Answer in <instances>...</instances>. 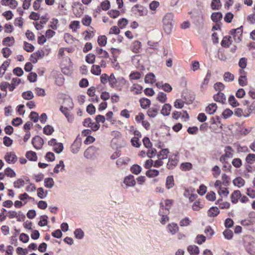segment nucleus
Masks as SVG:
<instances>
[{
  "label": "nucleus",
  "mask_w": 255,
  "mask_h": 255,
  "mask_svg": "<svg viewBox=\"0 0 255 255\" xmlns=\"http://www.w3.org/2000/svg\"><path fill=\"white\" fill-rule=\"evenodd\" d=\"M192 167V165L190 162L182 163L180 165V168L182 170H190Z\"/></svg>",
  "instance_id": "42"
},
{
  "label": "nucleus",
  "mask_w": 255,
  "mask_h": 255,
  "mask_svg": "<svg viewBox=\"0 0 255 255\" xmlns=\"http://www.w3.org/2000/svg\"><path fill=\"white\" fill-rule=\"evenodd\" d=\"M233 182L234 185L237 186L239 188H241L244 186L245 183V180L240 177L235 178L233 180Z\"/></svg>",
  "instance_id": "19"
},
{
  "label": "nucleus",
  "mask_w": 255,
  "mask_h": 255,
  "mask_svg": "<svg viewBox=\"0 0 255 255\" xmlns=\"http://www.w3.org/2000/svg\"><path fill=\"white\" fill-rule=\"evenodd\" d=\"M73 101L71 98L67 97L64 99L62 108H65L66 110H71L73 109Z\"/></svg>",
  "instance_id": "8"
},
{
  "label": "nucleus",
  "mask_w": 255,
  "mask_h": 255,
  "mask_svg": "<svg viewBox=\"0 0 255 255\" xmlns=\"http://www.w3.org/2000/svg\"><path fill=\"white\" fill-rule=\"evenodd\" d=\"M224 79L226 82H231L234 79V76L230 72H226L224 75Z\"/></svg>",
  "instance_id": "44"
},
{
  "label": "nucleus",
  "mask_w": 255,
  "mask_h": 255,
  "mask_svg": "<svg viewBox=\"0 0 255 255\" xmlns=\"http://www.w3.org/2000/svg\"><path fill=\"white\" fill-rule=\"evenodd\" d=\"M169 153V151L168 149H163L161 150L159 153L158 155L159 158L161 159H166L168 157V154Z\"/></svg>",
  "instance_id": "39"
},
{
  "label": "nucleus",
  "mask_w": 255,
  "mask_h": 255,
  "mask_svg": "<svg viewBox=\"0 0 255 255\" xmlns=\"http://www.w3.org/2000/svg\"><path fill=\"white\" fill-rule=\"evenodd\" d=\"M242 33V26L236 29H232L231 31V34L233 36L235 42L239 43L241 41Z\"/></svg>",
  "instance_id": "2"
},
{
  "label": "nucleus",
  "mask_w": 255,
  "mask_h": 255,
  "mask_svg": "<svg viewBox=\"0 0 255 255\" xmlns=\"http://www.w3.org/2000/svg\"><path fill=\"white\" fill-rule=\"evenodd\" d=\"M211 17L213 21L218 22L222 19V14L219 12H214L212 14Z\"/></svg>",
  "instance_id": "26"
},
{
  "label": "nucleus",
  "mask_w": 255,
  "mask_h": 255,
  "mask_svg": "<svg viewBox=\"0 0 255 255\" xmlns=\"http://www.w3.org/2000/svg\"><path fill=\"white\" fill-rule=\"evenodd\" d=\"M107 38L106 36L102 35L98 37V42L101 46H105L107 44Z\"/></svg>",
  "instance_id": "46"
},
{
  "label": "nucleus",
  "mask_w": 255,
  "mask_h": 255,
  "mask_svg": "<svg viewBox=\"0 0 255 255\" xmlns=\"http://www.w3.org/2000/svg\"><path fill=\"white\" fill-rule=\"evenodd\" d=\"M130 170L132 173L137 175L140 173L141 168L138 165L135 164L131 167Z\"/></svg>",
  "instance_id": "41"
},
{
  "label": "nucleus",
  "mask_w": 255,
  "mask_h": 255,
  "mask_svg": "<svg viewBox=\"0 0 255 255\" xmlns=\"http://www.w3.org/2000/svg\"><path fill=\"white\" fill-rule=\"evenodd\" d=\"M84 34H85L84 39L85 40H88L92 38L94 36V32L93 31L91 30L90 29H89L88 30H87L84 33Z\"/></svg>",
  "instance_id": "53"
},
{
  "label": "nucleus",
  "mask_w": 255,
  "mask_h": 255,
  "mask_svg": "<svg viewBox=\"0 0 255 255\" xmlns=\"http://www.w3.org/2000/svg\"><path fill=\"white\" fill-rule=\"evenodd\" d=\"M234 153V150L231 146H226L225 148V153L220 157V161L222 162H226L227 158L233 157Z\"/></svg>",
  "instance_id": "3"
},
{
  "label": "nucleus",
  "mask_w": 255,
  "mask_h": 255,
  "mask_svg": "<svg viewBox=\"0 0 255 255\" xmlns=\"http://www.w3.org/2000/svg\"><path fill=\"white\" fill-rule=\"evenodd\" d=\"M178 160L176 158V157H174V158H169L168 160V162L167 164V167L168 169H172L174 167H175L177 164L178 163Z\"/></svg>",
  "instance_id": "22"
},
{
  "label": "nucleus",
  "mask_w": 255,
  "mask_h": 255,
  "mask_svg": "<svg viewBox=\"0 0 255 255\" xmlns=\"http://www.w3.org/2000/svg\"><path fill=\"white\" fill-rule=\"evenodd\" d=\"M64 166H64L63 161L62 160H60L59 161V163L58 164H57L55 166V167H54V172L55 173H59V168L60 167H61V170H63V169H64Z\"/></svg>",
  "instance_id": "55"
},
{
  "label": "nucleus",
  "mask_w": 255,
  "mask_h": 255,
  "mask_svg": "<svg viewBox=\"0 0 255 255\" xmlns=\"http://www.w3.org/2000/svg\"><path fill=\"white\" fill-rule=\"evenodd\" d=\"M140 106L143 109H145L150 104V101L147 98H142L139 101Z\"/></svg>",
  "instance_id": "33"
},
{
  "label": "nucleus",
  "mask_w": 255,
  "mask_h": 255,
  "mask_svg": "<svg viewBox=\"0 0 255 255\" xmlns=\"http://www.w3.org/2000/svg\"><path fill=\"white\" fill-rule=\"evenodd\" d=\"M252 114H255V101L248 106L245 111V117H248Z\"/></svg>",
  "instance_id": "9"
},
{
  "label": "nucleus",
  "mask_w": 255,
  "mask_h": 255,
  "mask_svg": "<svg viewBox=\"0 0 255 255\" xmlns=\"http://www.w3.org/2000/svg\"><path fill=\"white\" fill-rule=\"evenodd\" d=\"M155 75L153 73H150L145 76L144 82L146 83L153 84L155 82Z\"/></svg>",
  "instance_id": "23"
},
{
  "label": "nucleus",
  "mask_w": 255,
  "mask_h": 255,
  "mask_svg": "<svg viewBox=\"0 0 255 255\" xmlns=\"http://www.w3.org/2000/svg\"><path fill=\"white\" fill-rule=\"evenodd\" d=\"M53 149L55 152L59 153L63 149V145L62 143L58 142L55 146L53 147Z\"/></svg>",
  "instance_id": "52"
},
{
  "label": "nucleus",
  "mask_w": 255,
  "mask_h": 255,
  "mask_svg": "<svg viewBox=\"0 0 255 255\" xmlns=\"http://www.w3.org/2000/svg\"><path fill=\"white\" fill-rule=\"evenodd\" d=\"M239 83L242 86H245L248 84L247 77L245 75H241L239 79Z\"/></svg>",
  "instance_id": "50"
},
{
  "label": "nucleus",
  "mask_w": 255,
  "mask_h": 255,
  "mask_svg": "<svg viewBox=\"0 0 255 255\" xmlns=\"http://www.w3.org/2000/svg\"><path fill=\"white\" fill-rule=\"evenodd\" d=\"M142 87L138 84H133L130 87V91L134 94H139L141 93Z\"/></svg>",
  "instance_id": "21"
},
{
  "label": "nucleus",
  "mask_w": 255,
  "mask_h": 255,
  "mask_svg": "<svg viewBox=\"0 0 255 255\" xmlns=\"http://www.w3.org/2000/svg\"><path fill=\"white\" fill-rule=\"evenodd\" d=\"M233 114L232 111L229 109H226L222 113V116L225 119L230 118Z\"/></svg>",
  "instance_id": "63"
},
{
  "label": "nucleus",
  "mask_w": 255,
  "mask_h": 255,
  "mask_svg": "<svg viewBox=\"0 0 255 255\" xmlns=\"http://www.w3.org/2000/svg\"><path fill=\"white\" fill-rule=\"evenodd\" d=\"M187 251L191 255H198L199 253V248L195 245H191L187 248Z\"/></svg>",
  "instance_id": "14"
},
{
  "label": "nucleus",
  "mask_w": 255,
  "mask_h": 255,
  "mask_svg": "<svg viewBox=\"0 0 255 255\" xmlns=\"http://www.w3.org/2000/svg\"><path fill=\"white\" fill-rule=\"evenodd\" d=\"M174 185L173 177L172 176H169L166 178V187L168 189L172 188Z\"/></svg>",
  "instance_id": "25"
},
{
  "label": "nucleus",
  "mask_w": 255,
  "mask_h": 255,
  "mask_svg": "<svg viewBox=\"0 0 255 255\" xmlns=\"http://www.w3.org/2000/svg\"><path fill=\"white\" fill-rule=\"evenodd\" d=\"M219 214V210L217 207H212L208 211V215L211 217H215Z\"/></svg>",
  "instance_id": "24"
},
{
  "label": "nucleus",
  "mask_w": 255,
  "mask_h": 255,
  "mask_svg": "<svg viewBox=\"0 0 255 255\" xmlns=\"http://www.w3.org/2000/svg\"><path fill=\"white\" fill-rule=\"evenodd\" d=\"M173 203V201L170 199H166L161 201L160 203L161 208L162 210L165 209V212L164 214H167L169 212V209L171 208Z\"/></svg>",
  "instance_id": "5"
},
{
  "label": "nucleus",
  "mask_w": 255,
  "mask_h": 255,
  "mask_svg": "<svg viewBox=\"0 0 255 255\" xmlns=\"http://www.w3.org/2000/svg\"><path fill=\"white\" fill-rule=\"evenodd\" d=\"M141 77V74L138 72L131 73L129 75V79L131 80H138Z\"/></svg>",
  "instance_id": "61"
},
{
  "label": "nucleus",
  "mask_w": 255,
  "mask_h": 255,
  "mask_svg": "<svg viewBox=\"0 0 255 255\" xmlns=\"http://www.w3.org/2000/svg\"><path fill=\"white\" fill-rule=\"evenodd\" d=\"M184 105V102L181 99L176 100L174 103V107L177 109H182Z\"/></svg>",
  "instance_id": "48"
},
{
  "label": "nucleus",
  "mask_w": 255,
  "mask_h": 255,
  "mask_svg": "<svg viewBox=\"0 0 255 255\" xmlns=\"http://www.w3.org/2000/svg\"><path fill=\"white\" fill-rule=\"evenodd\" d=\"M141 43L138 41H135L133 42L131 50L132 52L135 53L139 52L141 48Z\"/></svg>",
  "instance_id": "18"
},
{
  "label": "nucleus",
  "mask_w": 255,
  "mask_h": 255,
  "mask_svg": "<svg viewBox=\"0 0 255 255\" xmlns=\"http://www.w3.org/2000/svg\"><path fill=\"white\" fill-rule=\"evenodd\" d=\"M45 186L48 188H51L54 185V181L51 178H46L44 179Z\"/></svg>",
  "instance_id": "40"
},
{
  "label": "nucleus",
  "mask_w": 255,
  "mask_h": 255,
  "mask_svg": "<svg viewBox=\"0 0 255 255\" xmlns=\"http://www.w3.org/2000/svg\"><path fill=\"white\" fill-rule=\"evenodd\" d=\"M26 157L30 160L36 161L37 159L36 154L32 151H29L26 153Z\"/></svg>",
  "instance_id": "31"
},
{
  "label": "nucleus",
  "mask_w": 255,
  "mask_h": 255,
  "mask_svg": "<svg viewBox=\"0 0 255 255\" xmlns=\"http://www.w3.org/2000/svg\"><path fill=\"white\" fill-rule=\"evenodd\" d=\"M96 53L100 55V58H109V53L105 50H103V49L97 47L96 49Z\"/></svg>",
  "instance_id": "16"
},
{
  "label": "nucleus",
  "mask_w": 255,
  "mask_h": 255,
  "mask_svg": "<svg viewBox=\"0 0 255 255\" xmlns=\"http://www.w3.org/2000/svg\"><path fill=\"white\" fill-rule=\"evenodd\" d=\"M59 21L56 18H52L50 21V27L53 29H56L58 27Z\"/></svg>",
  "instance_id": "62"
},
{
  "label": "nucleus",
  "mask_w": 255,
  "mask_h": 255,
  "mask_svg": "<svg viewBox=\"0 0 255 255\" xmlns=\"http://www.w3.org/2000/svg\"><path fill=\"white\" fill-rule=\"evenodd\" d=\"M214 88L216 91L220 92L224 89L225 86L223 83L221 82H218L214 84Z\"/></svg>",
  "instance_id": "57"
},
{
  "label": "nucleus",
  "mask_w": 255,
  "mask_h": 255,
  "mask_svg": "<svg viewBox=\"0 0 255 255\" xmlns=\"http://www.w3.org/2000/svg\"><path fill=\"white\" fill-rule=\"evenodd\" d=\"M218 193L222 197H227L229 194V192L227 188L221 187L218 190Z\"/></svg>",
  "instance_id": "32"
},
{
  "label": "nucleus",
  "mask_w": 255,
  "mask_h": 255,
  "mask_svg": "<svg viewBox=\"0 0 255 255\" xmlns=\"http://www.w3.org/2000/svg\"><path fill=\"white\" fill-rule=\"evenodd\" d=\"M54 131L53 128L50 126H46L43 128V132L47 135L51 134Z\"/></svg>",
  "instance_id": "56"
},
{
  "label": "nucleus",
  "mask_w": 255,
  "mask_h": 255,
  "mask_svg": "<svg viewBox=\"0 0 255 255\" xmlns=\"http://www.w3.org/2000/svg\"><path fill=\"white\" fill-rule=\"evenodd\" d=\"M24 49L28 52H31L34 49V47L31 44L25 42L24 43Z\"/></svg>",
  "instance_id": "51"
},
{
  "label": "nucleus",
  "mask_w": 255,
  "mask_h": 255,
  "mask_svg": "<svg viewBox=\"0 0 255 255\" xmlns=\"http://www.w3.org/2000/svg\"><path fill=\"white\" fill-rule=\"evenodd\" d=\"M80 22L79 21L75 20L70 23L69 27L73 31L75 32L77 29L80 28Z\"/></svg>",
  "instance_id": "30"
},
{
  "label": "nucleus",
  "mask_w": 255,
  "mask_h": 255,
  "mask_svg": "<svg viewBox=\"0 0 255 255\" xmlns=\"http://www.w3.org/2000/svg\"><path fill=\"white\" fill-rule=\"evenodd\" d=\"M159 174V171L155 169L149 170L146 172V175L149 177H153Z\"/></svg>",
  "instance_id": "47"
},
{
  "label": "nucleus",
  "mask_w": 255,
  "mask_h": 255,
  "mask_svg": "<svg viewBox=\"0 0 255 255\" xmlns=\"http://www.w3.org/2000/svg\"><path fill=\"white\" fill-rule=\"evenodd\" d=\"M229 102L230 104L233 107H236L239 105V103L234 96H230L229 98Z\"/></svg>",
  "instance_id": "45"
},
{
  "label": "nucleus",
  "mask_w": 255,
  "mask_h": 255,
  "mask_svg": "<svg viewBox=\"0 0 255 255\" xmlns=\"http://www.w3.org/2000/svg\"><path fill=\"white\" fill-rule=\"evenodd\" d=\"M32 143L36 149H39L42 147L43 144V140L40 136H36L33 138Z\"/></svg>",
  "instance_id": "7"
},
{
  "label": "nucleus",
  "mask_w": 255,
  "mask_h": 255,
  "mask_svg": "<svg viewBox=\"0 0 255 255\" xmlns=\"http://www.w3.org/2000/svg\"><path fill=\"white\" fill-rule=\"evenodd\" d=\"M22 96L24 99L27 100H31L34 97L33 93L30 91H27L23 92L22 94Z\"/></svg>",
  "instance_id": "36"
},
{
  "label": "nucleus",
  "mask_w": 255,
  "mask_h": 255,
  "mask_svg": "<svg viewBox=\"0 0 255 255\" xmlns=\"http://www.w3.org/2000/svg\"><path fill=\"white\" fill-rule=\"evenodd\" d=\"M14 42V39L12 37H7L3 40V43L6 46H11Z\"/></svg>",
  "instance_id": "37"
},
{
  "label": "nucleus",
  "mask_w": 255,
  "mask_h": 255,
  "mask_svg": "<svg viewBox=\"0 0 255 255\" xmlns=\"http://www.w3.org/2000/svg\"><path fill=\"white\" fill-rule=\"evenodd\" d=\"M124 183L128 186H134L135 185V181L132 175H128L125 178Z\"/></svg>",
  "instance_id": "12"
},
{
  "label": "nucleus",
  "mask_w": 255,
  "mask_h": 255,
  "mask_svg": "<svg viewBox=\"0 0 255 255\" xmlns=\"http://www.w3.org/2000/svg\"><path fill=\"white\" fill-rule=\"evenodd\" d=\"M174 14L172 12L166 13L162 18L163 28L167 34L171 32L173 22Z\"/></svg>",
  "instance_id": "1"
},
{
  "label": "nucleus",
  "mask_w": 255,
  "mask_h": 255,
  "mask_svg": "<svg viewBox=\"0 0 255 255\" xmlns=\"http://www.w3.org/2000/svg\"><path fill=\"white\" fill-rule=\"evenodd\" d=\"M10 64V62L8 60H6L3 62L1 67H0V75L3 76L6 69L9 66Z\"/></svg>",
  "instance_id": "28"
},
{
  "label": "nucleus",
  "mask_w": 255,
  "mask_h": 255,
  "mask_svg": "<svg viewBox=\"0 0 255 255\" xmlns=\"http://www.w3.org/2000/svg\"><path fill=\"white\" fill-rule=\"evenodd\" d=\"M108 81L109 82L110 85L112 87H114L118 82V80H117L114 74H111L110 76L108 78Z\"/></svg>",
  "instance_id": "43"
},
{
  "label": "nucleus",
  "mask_w": 255,
  "mask_h": 255,
  "mask_svg": "<svg viewBox=\"0 0 255 255\" xmlns=\"http://www.w3.org/2000/svg\"><path fill=\"white\" fill-rule=\"evenodd\" d=\"M156 100L162 103H165L167 101L166 94L163 92L158 93L157 95Z\"/></svg>",
  "instance_id": "27"
},
{
  "label": "nucleus",
  "mask_w": 255,
  "mask_h": 255,
  "mask_svg": "<svg viewBox=\"0 0 255 255\" xmlns=\"http://www.w3.org/2000/svg\"><path fill=\"white\" fill-rule=\"evenodd\" d=\"M73 11L75 15L77 17H79L84 13V7L81 4H75L73 6Z\"/></svg>",
  "instance_id": "6"
},
{
  "label": "nucleus",
  "mask_w": 255,
  "mask_h": 255,
  "mask_svg": "<svg viewBox=\"0 0 255 255\" xmlns=\"http://www.w3.org/2000/svg\"><path fill=\"white\" fill-rule=\"evenodd\" d=\"M221 5L220 0H213L211 4V8L213 10L219 9Z\"/></svg>",
  "instance_id": "34"
},
{
  "label": "nucleus",
  "mask_w": 255,
  "mask_h": 255,
  "mask_svg": "<svg viewBox=\"0 0 255 255\" xmlns=\"http://www.w3.org/2000/svg\"><path fill=\"white\" fill-rule=\"evenodd\" d=\"M241 197V192L239 190H236L231 195V202L234 204H236L238 202V199Z\"/></svg>",
  "instance_id": "13"
},
{
  "label": "nucleus",
  "mask_w": 255,
  "mask_h": 255,
  "mask_svg": "<svg viewBox=\"0 0 255 255\" xmlns=\"http://www.w3.org/2000/svg\"><path fill=\"white\" fill-rule=\"evenodd\" d=\"M64 39L68 43H72L75 40V38L69 33H65L64 34Z\"/></svg>",
  "instance_id": "59"
},
{
  "label": "nucleus",
  "mask_w": 255,
  "mask_h": 255,
  "mask_svg": "<svg viewBox=\"0 0 255 255\" xmlns=\"http://www.w3.org/2000/svg\"><path fill=\"white\" fill-rule=\"evenodd\" d=\"M92 22V18L91 16L86 15L82 19V23L84 25L89 26Z\"/></svg>",
  "instance_id": "38"
},
{
  "label": "nucleus",
  "mask_w": 255,
  "mask_h": 255,
  "mask_svg": "<svg viewBox=\"0 0 255 255\" xmlns=\"http://www.w3.org/2000/svg\"><path fill=\"white\" fill-rule=\"evenodd\" d=\"M4 158L9 164H13L15 163L17 160V156L15 153L11 151L6 152Z\"/></svg>",
  "instance_id": "4"
},
{
  "label": "nucleus",
  "mask_w": 255,
  "mask_h": 255,
  "mask_svg": "<svg viewBox=\"0 0 255 255\" xmlns=\"http://www.w3.org/2000/svg\"><path fill=\"white\" fill-rule=\"evenodd\" d=\"M214 99L216 102L224 103L226 101V97L223 93L218 92L214 96Z\"/></svg>",
  "instance_id": "17"
},
{
  "label": "nucleus",
  "mask_w": 255,
  "mask_h": 255,
  "mask_svg": "<svg viewBox=\"0 0 255 255\" xmlns=\"http://www.w3.org/2000/svg\"><path fill=\"white\" fill-rule=\"evenodd\" d=\"M91 73L96 75H100L101 73V69L100 65H93L91 70Z\"/></svg>",
  "instance_id": "29"
},
{
  "label": "nucleus",
  "mask_w": 255,
  "mask_h": 255,
  "mask_svg": "<svg viewBox=\"0 0 255 255\" xmlns=\"http://www.w3.org/2000/svg\"><path fill=\"white\" fill-rule=\"evenodd\" d=\"M191 223V221L188 218H185L182 219L179 223V225L181 227H187Z\"/></svg>",
  "instance_id": "49"
},
{
  "label": "nucleus",
  "mask_w": 255,
  "mask_h": 255,
  "mask_svg": "<svg viewBox=\"0 0 255 255\" xmlns=\"http://www.w3.org/2000/svg\"><path fill=\"white\" fill-rule=\"evenodd\" d=\"M232 163L233 165L236 168H239L242 165V162L241 159L238 158H234L233 160Z\"/></svg>",
  "instance_id": "54"
},
{
  "label": "nucleus",
  "mask_w": 255,
  "mask_h": 255,
  "mask_svg": "<svg viewBox=\"0 0 255 255\" xmlns=\"http://www.w3.org/2000/svg\"><path fill=\"white\" fill-rule=\"evenodd\" d=\"M246 160L249 163L252 164L255 161V154H249L246 157Z\"/></svg>",
  "instance_id": "64"
},
{
  "label": "nucleus",
  "mask_w": 255,
  "mask_h": 255,
  "mask_svg": "<svg viewBox=\"0 0 255 255\" xmlns=\"http://www.w3.org/2000/svg\"><path fill=\"white\" fill-rule=\"evenodd\" d=\"M96 56L93 53H89L86 56V61L89 64H93L95 61Z\"/></svg>",
  "instance_id": "35"
},
{
  "label": "nucleus",
  "mask_w": 255,
  "mask_h": 255,
  "mask_svg": "<svg viewBox=\"0 0 255 255\" xmlns=\"http://www.w3.org/2000/svg\"><path fill=\"white\" fill-rule=\"evenodd\" d=\"M217 106L216 104L212 103L209 105L206 108V112L209 114H213L216 111Z\"/></svg>",
  "instance_id": "20"
},
{
  "label": "nucleus",
  "mask_w": 255,
  "mask_h": 255,
  "mask_svg": "<svg viewBox=\"0 0 255 255\" xmlns=\"http://www.w3.org/2000/svg\"><path fill=\"white\" fill-rule=\"evenodd\" d=\"M171 106L169 104H165L161 110V113L164 116H168L170 113Z\"/></svg>",
  "instance_id": "15"
},
{
  "label": "nucleus",
  "mask_w": 255,
  "mask_h": 255,
  "mask_svg": "<svg viewBox=\"0 0 255 255\" xmlns=\"http://www.w3.org/2000/svg\"><path fill=\"white\" fill-rule=\"evenodd\" d=\"M168 231L172 235H174L179 231V227L177 224L171 223L167 225Z\"/></svg>",
  "instance_id": "11"
},
{
  "label": "nucleus",
  "mask_w": 255,
  "mask_h": 255,
  "mask_svg": "<svg viewBox=\"0 0 255 255\" xmlns=\"http://www.w3.org/2000/svg\"><path fill=\"white\" fill-rule=\"evenodd\" d=\"M120 32V28L117 26H112L109 30L110 34H119Z\"/></svg>",
  "instance_id": "60"
},
{
  "label": "nucleus",
  "mask_w": 255,
  "mask_h": 255,
  "mask_svg": "<svg viewBox=\"0 0 255 255\" xmlns=\"http://www.w3.org/2000/svg\"><path fill=\"white\" fill-rule=\"evenodd\" d=\"M75 237L78 239H81L84 236V232L80 229H76L74 232Z\"/></svg>",
  "instance_id": "58"
},
{
  "label": "nucleus",
  "mask_w": 255,
  "mask_h": 255,
  "mask_svg": "<svg viewBox=\"0 0 255 255\" xmlns=\"http://www.w3.org/2000/svg\"><path fill=\"white\" fill-rule=\"evenodd\" d=\"M159 110V107L154 105L150 108L147 111V115L150 118H155L158 114Z\"/></svg>",
  "instance_id": "10"
}]
</instances>
